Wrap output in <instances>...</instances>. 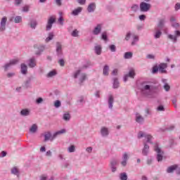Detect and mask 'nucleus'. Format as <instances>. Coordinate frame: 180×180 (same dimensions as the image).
Masks as SVG:
<instances>
[{"instance_id":"obj_30","label":"nucleus","mask_w":180,"mask_h":180,"mask_svg":"<svg viewBox=\"0 0 180 180\" xmlns=\"http://www.w3.org/2000/svg\"><path fill=\"white\" fill-rule=\"evenodd\" d=\"M60 18L58 20V23L60 25H64V18H63V12L59 13Z\"/></svg>"},{"instance_id":"obj_2","label":"nucleus","mask_w":180,"mask_h":180,"mask_svg":"<svg viewBox=\"0 0 180 180\" xmlns=\"http://www.w3.org/2000/svg\"><path fill=\"white\" fill-rule=\"evenodd\" d=\"M150 8H151V5L150 4L141 2L140 4V10L141 12H148V11H150Z\"/></svg>"},{"instance_id":"obj_8","label":"nucleus","mask_w":180,"mask_h":180,"mask_svg":"<svg viewBox=\"0 0 180 180\" xmlns=\"http://www.w3.org/2000/svg\"><path fill=\"white\" fill-rule=\"evenodd\" d=\"M110 167L112 169V172H116V169H117L116 167H117V160H111L110 163Z\"/></svg>"},{"instance_id":"obj_47","label":"nucleus","mask_w":180,"mask_h":180,"mask_svg":"<svg viewBox=\"0 0 180 180\" xmlns=\"http://www.w3.org/2000/svg\"><path fill=\"white\" fill-rule=\"evenodd\" d=\"M56 51H57V53L61 52V44H60V43H57Z\"/></svg>"},{"instance_id":"obj_27","label":"nucleus","mask_w":180,"mask_h":180,"mask_svg":"<svg viewBox=\"0 0 180 180\" xmlns=\"http://www.w3.org/2000/svg\"><path fill=\"white\" fill-rule=\"evenodd\" d=\"M95 52L98 56L101 55V53H102V47H101V46H99V45L96 46H95Z\"/></svg>"},{"instance_id":"obj_59","label":"nucleus","mask_w":180,"mask_h":180,"mask_svg":"<svg viewBox=\"0 0 180 180\" xmlns=\"http://www.w3.org/2000/svg\"><path fill=\"white\" fill-rule=\"evenodd\" d=\"M139 19H140V20H146V15H139Z\"/></svg>"},{"instance_id":"obj_12","label":"nucleus","mask_w":180,"mask_h":180,"mask_svg":"<svg viewBox=\"0 0 180 180\" xmlns=\"http://www.w3.org/2000/svg\"><path fill=\"white\" fill-rule=\"evenodd\" d=\"M8 20V18L6 17H4L1 18V27L0 29L1 30H5V26H6V21Z\"/></svg>"},{"instance_id":"obj_44","label":"nucleus","mask_w":180,"mask_h":180,"mask_svg":"<svg viewBox=\"0 0 180 180\" xmlns=\"http://www.w3.org/2000/svg\"><path fill=\"white\" fill-rule=\"evenodd\" d=\"M102 39L104 40L105 41H108V35L106 34V32H103L102 34Z\"/></svg>"},{"instance_id":"obj_9","label":"nucleus","mask_w":180,"mask_h":180,"mask_svg":"<svg viewBox=\"0 0 180 180\" xmlns=\"http://www.w3.org/2000/svg\"><path fill=\"white\" fill-rule=\"evenodd\" d=\"M34 49H35V54H37V56H39V54H41V53H42V51H44V46H37L35 45L34 46Z\"/></svg>"},{"instance_id":"obj_18","label":"nucleus","mask_w":180,"mask_h":180,"mask_svg":"<svg viewBox=\"0 0 180 180\" xmlns=\"http://www.w3.org/2000/svg\"><path fill=\"white\" fill-rule=\"evenodd\" d=\"M136 122H137V123H143V122H144V118H143V117H141V115H140V114L136 113Z\"/></svg>"},{"instance_id":"obj_49","label":"nucleus","mask_w":180,"mask_h":180,"mask_svg":"<svg viewBox=\"0 0 180 180\" xmlns=\"http://www.w3.org/2000/svg\"><path fill=\"white\" fill-rule=\"evenodd\" d=\"M37 25V23L36 22V21H33L30 24V26L32 29H35Z\"/></svg>"},{"instance_id":"obj_33","label":"nucleus","mask_w":180,"mask_h":180,"mask_svg":"<svg viewBox=\"0 0 180 180\" xmlns=\"http://www.w3.org/2000/svg\"><path fill=\"white\" fill-rule=\"evenodd\" d=\"M57 75V72H56V70H52L47 74V77L51 78V77H54V75Z\"/></svg>"},{"instance_id":"obj_38","label":"nucleus","mask_w":180,"mask_h":180,"mask_svg":"<svg viewBox=\"0 0 180 180\" xmlns=\"http://www.w3.org/2000/svg\"><path fill=\"white\" fill-rule=\"evenodd\" d=\"M14 20L15 23H20L22 22V17L16 16Z\"/></svg>"},{"instance_id":"obj_41","label":"nucleus","mask_w":180,"mask_h":180,"mask_svg":"<svg viewBox=\"0 0 180 180\" xmlns=\"http://www.w3.org/2000/svg\"><path fill=\"white\" fill-rule=\"evenodd\" d=\"M131 11H133L134 12H137V11H139V6L138 5H134L131 6Z\"/></svg>"},{"instance_id":"obj_3","label":"nucleus","mask_w":180,"mask_h":180,"mask_svg":"<svg viewBox=\"0 0 180 180\" xmlns=\"http://www.w3.org/2000/svg\"><path fill=\"white\" fill-rule=\"evenodd\" d=\"M141 137H145L148 143H151V139H153V136L151 135H146L144 132L139 131L138 134V139H141Z\"/></svg>"},{"instance_id":"obj_54","label":"nucleus","mask_w":180,"mask_h":180,"mask_svg":"<svg viewBox=\"0 0 180 180\" xmlns=\"http://www.w3.org/2000/svg\"><path fill=\"white\" fill-rule=\"evenodd\" d=\"M77 2L80 4V5H84L85 2H86V0H77Z\"/></svg>"},{"instance_id":"obj_58","label":"nucleus","mask_w":180,"mask_h":180,"mask_svg":"<svg viewBox=\"0 0 180 180\" xmlns=\"http://www.w3.org/2000/svg\"><path fill=\"white\" fill-rule=\"evenodd\" d=\"M180 9V4L179 3H177L176 5H175V10L176 11H178Z\"/></svg>"},{"instance_id":"obj_46","label":"nucleus","mask_w":180,"mask_h":180,"mask_svg":"<svg viewBox=\"0 0 180 180\" xmlns=\"http://www.w3.org/2000/svg\"><path fill=\"white\" fill-rule=\"evenodd\" d=\"M85 79H86V75L82 74L80 77L81 82H84V81H85Z\"/></svg>"},{"instance_id":"obj_14","label":"nucleus","mask_w":180,"mask_h":180,"mask_svg":"<svg viewBox=\"0 0 180 180\" xmlns=\"http://www.w3.org/2000/svg\"><path fill=\"white\" fill-rule=\"evenodd\" d=\"M28 67H30V68H34V67H36V59H34V58H32L31 59H30Z\"/></svg>"},{"instance_id":"obj_40","label":"nucleus","mask_w":180,"mask_h":180,"mask_svg":"<svg viewBox=\"0 0 180 180\" xmlns=\"http://www.w3.org/2000/svg\"><path fill=\"white\" fill-rule=\"evenodd\" d=\"M136 41H139V37L137 35L134 36V41L131 43L132 46H134L136 44Z\"/></svg>"},{"instance_id":"obj_35","label":"nucleus","mask_w":180,"mask_h":180,"mask_svg":"<svg viewBox=\"0 0 180 180\" xmlns=\"http://www.w3.org/2000/svg\"><path fill=\"white\" fill-rule=\"evenodd\" d=\"M124 57L126 59L131 58V57H133V53H131V52H127V53H124Z\"/></svg>"},{"instance_id":"obj_62","label":"nucleus","mask_w":180,"mask_h":180,"mask_svg":"<svg viewBox=\"0 0 180 180\" xmlns=\"http://www.w3.org/2000/svg\"><path fill=\"white\" fill-rule=\"evenodd\" d=\"M86 151H87V153H92V147L87 148Z\"/></svg>"},{"instance_id":"obj_34","label":"nucleus","mask_w":180,"mask_h":180,"mask_svg":"<svg viewBox=\"0 0 180 180\" xmlns=\"http://www.w3.org/2000/svg\"><path fill=\"white\" fill-rule=\"evenodd\" d=\"M11 174H13L14 175H18V174H19V169H18V167H13L11 169Z\"/></svg>"},{"instance_id":"obj_48","label":"nucleus","mask_w":180,"mask_h":180,"mask_svg":"<svg viewBox=\"0 0 180 180\" xmlns=\"http://www.w3.org/2000/svg\"><path fill=\"white\" fill-rule=\"evenodd\" d=\"M114 88H119V82L117 79H115L114 80Z\"/></svg>"},{"instance_id":"obj_20","label":"nucleus","mask_w":180,"mask_h":180,"mask_svg":"<svg viewBox=\"0 0 180 180\" xmlns=\"http://www.w3.org/2000/svg\"><path fill=\"white\" fill-rule=\"evenodd\" d=\"M155 39H160V37H161V34H162V32H161V30L155 28Z\"/></svg>"},{"instance_id":"obj_17","label":"nucleus","mask_w":180,"mask_h":180,"mask_svg":"<svg viewBox=\"0 0 180 180\" xmlns=\"http://www.w3.org/2000/svg\"><path fill=\"white\" fill-rule=\"evenodd\" d=\"M127 158H129V156L127 155V153H125L123 155V161L121 162L123 167H126L127 165Z\"/></svg>"},{"instance_id":"obj_52","label":"nucleus","mask_w":180,"mask_h":180,"mask_svg":"<svg viewBox=\"0 0 180 180\" xmlns=\"http://www.w3.org/2000/svg\"><path fill=\"white\" fill-rule=\"evenodd\" d=\"M164 88H165V91H169L171 87L169 86V85L166 84H165Z\"/></svg>"},{"instance_id":"obj_45","label":"nucleus","mask_w":180,"mask_h":180,"mask_svg":"<svg viewBox=\"0 0 180 180\" xmlns=\"http://www.w3.org/2000/svg\"><path fill=\"white\" fill-rule=\"evenodd\" d=\"M68 151L69 153H74V151H75V146H71L70 147H69Z\"/></svg>"},{"instance_id":"obj_19","label":"nucleus","mask_w":180,"mask_h":180,"mask_svg":"<svg viewBox=\"0 0 180 180\" xmlns=\"http://www.w3.org/2000/svg\"><path fill=\"white\" fill-rule=\"evenodd\" d=\"M148 150H150V146H148L147 144H145L142 150L143 155H147L148 154Z\"/></svg>"},{"instance_id":"obj_57","label":"nucleus","mask_w":180,"mask_h":180,"mask_svg":"<svg viewBox=\"0 0 180 180\" xmlns=\"http://www.w3.org/2000/svg\"><path fill=\"white\" fill-rule=\"evenodd\" d=\"M79 72H81V70H77L75 74H74V78H77L78 75H79Z\"/></svg>"},{"instance_id":"obj_26","label":"nucleus","mask_w":180,"mask_h":180,"mask_svg":"<svg viewBox=\"0 0 180 180\" xmlns=\"http://www.w3.org/2000/svg\"><path fill=\"white\" fill-rule=\"evenodd\" d=\"M21 72L22 74L27 73V66L25 64H21Z\"/></svg>"},{"instance_id":"obj_31","label":"nucleus","mask_w":180,"mask_h":180,"mask_svg":"<svg viewBox=\"0 0 180 180\" xmlns=\"http://www.w3.org/2000/svg\"><path fill=\"white\" fill-rule=\"evenodd\" d=\"M103 75H109V66L105 65L103 68Z\"/></svg>"},{"instance_id":"obj_37","label":"nucleus","mask_w":180,"mask_h":180,"mask_svg":"<svg viewBox=\"0 0 180 180\" xmlns=\"http://www.w3.org/2000/svg\"><path fill=\"white\" fill-rule=\"evenodd\" d=\"M120 179L121 180H127V174H126V173H122L120 174Z\"/></svg>"},{"instance_id":"obj_1","label":"nucleus","mask_w":180,"mask_h":180,"mask_svg":"<svg viewBox=\"0 0 180 180\" xmlns=\"http://www.w3.org/2000/svg\"><path fill=\"white\" fill-rule=\"evenodd\" d=\"M154 150L157 152V160L158 162H160V161H162V155H164V152H162V150H161V149L158 147V144H155Z\"/></svg>"},{"instance_id":"obj_39","label":"nucleus","mask_w":180,"mask_h":180,"mask_svg":"<svg viewBox=\"0 0 180 180\" xmlns=\"http://www.w3.org/2000/svg\"><path fill=\"white\" fill-rule=\"evenodd\" d=\"M71 116L68 113H65L63 115V119L64 120H70Z\"/></svg>"},{"instance_id":"obj_50","label":"nucleus","mask_w":180,"mask_h":180,"mask_svg":"<svg viewBox=\"0 0 180 180\" xmlns=\"http://www.w3.org/2000/svg\"><path fill=\"white\" fill-rule=\"evenodd\" d=\"M158 70L160 71L159 68L157 66H154L153 68V73L155 74V72H158Z\"/></svg>"},{"instance_id":"obj_24","label":"nucleus","mask_w":180,"mask_h":180,"mask_svg":"<svg viewBox=\"0 0 180 180\" xmlns=\"http://www.w3.org/2000/svg\"><path fill=\"white\" fill-rule=\"evenodd\" d=\"M95 8H96V6H95V4L92 3L89 5L87 8V11L88 12H94V11H95Z\"/></svg>"},{"instance_id":"obj_32","label":"nucleus","mask_w":180,"mask_h":180,"mask_svg":"<svg viewBox=\"0 0 180 180\" xmlns=\"http://www.w3.org/2000/svg\"><path fill=\"white\" fill-rule=\"evenodd\" d=\"M20 113L22 116H29V113H30V112L27 109H24L21 110Z\"/></svg>"},{"instance_id":"obj_43","label":"nucleus","mask_w":180,"mask_h":180,"mask_svg":"<svg viewBox=\"0 0 180 180\" xmlns=\"http://www.w3.org/2000/svg\"><path fill=\"white\" fill-rule=\"evenodd\" d=\"M54 106L55 108H60L61 106V102L60 101H55Z\"/></svg>"},{"instance_id":"obj_6","label":"nucleus","mask_w":180,"mask_h":180,"mask_svg":"<svg viewBox=\"0 0 180 180\" xmlns=\"http://www.w3.org/2000/svg\"><path fill=\"white\" fill-rule=\"evenodd\" d=\"M54 22H56V17H50L46 25V30H50L51 27H53V23H54Z\"/></svg>"},{"instance_id":"obj_29","label":"nucleus","mask_w":180,"mask_h":180,"mask_svg":"<svg viewBox=\"0 0 180 180\" xmlns=\"http://www.w3.org/2000/svg\"><path fill=\"white\" fill-rule=\"evenodd\" d=\"M44 137H45V139H44L45 141H48V140L53 141V137L51 138V134L50 132H46L44 135Z\"/></svg>"},{"instance_id":"obj_11","label":"nucleus","mask_w":180,"mask_h":180,"mask_svg":"<svg viewBox=\"0 0 180 180\" xmlns=\"http://www.w3.org/2000/svg\"><path fill=\"white\" fill-rule=\"evenodd\" d=\"M167 67H168L167 63H160L159 65V71L161 72V74L167 72V70H165V68H167Z\"/></svg>"},{"instance_id":"obj_15","label":"nucleus","mask_w":180,"mask_h":180,"mask_svg":"<svg viewBox=\"0 0 180 180\" xmlns=\"http://www.w3.org/2000/svg\"><path fill=\"white\" fill-rule=\"evenodd\" d=\"M102 30V26L101 25H98L93 31L94 34H99L101 33V30Z\"/></svg>"},{"instance_id":"obj_55","label":"nucleus","mask_w":180,"mask_h":180,"mask_svg":"<svg viewBox=\"0 0 180 180\" xmlns=\"http://www.w3.org/2000/svg\"><path fill=\"white\" fill-rule=\"evenodd\" d=\"M172 26H173V27L178 29V27H179V24L178 22H174V23H172Z\"/></svg>"},{"instance_id":"obj_36","label":"nucleus","mask_w":180,"mask_h":180,"mask_svg":"<svg viewBox=\"0 0 180 180\" xmlns=\"http://www.w3.org/2000/svg\"><path fill=\"white\" fill-rule=\"evenodd\" d=\"M53 37H54V34H53V33H49V37L46 39V42L49 43L50 40H53Z\"/></svg>"},{"instance_id":"obj_25","label":"nucleus","mask_w":180,"mask_h":180,"mask_svg":"<svg viewBox=\"0 0 180 180\" xmlns=\"http://www.w3.org/2000/svg\"><path fill=\"white\" fill-rule=\"evenodd\" d=\"M82 11V7H78L77 8L75 9L72 12V14H73L75 16H77L80 12Z\"/></svg>"},{"instance_id":"obj_21","label":"nucleus","mask_w":180,"mask_h":180,"mask_svg":"<svg viewBox=\"0 0 180 180\" xmlns=\"http://www.w3.org/2000/svg\"><path fill=\"white\" fill-rule=\"evenodd\" d=\"M176 168H178V165H172L167 168V172L169 174H170L171 172H174V171H175Z\"/></svg>"},{"instance_id":"obj_16","label":"nucleus","mask_w":180,"mask_h":180,"mask_svg":"<svg viewBox=\"0 0 180 180\" xmlns=\"http://www.w3.org/2000/svg\"><path fill=\"white\" fill-rule=\"evenodd\" d=\"M66 130L65 129H61V130H60V131H56L54 134H53V138H52V140H54V139H56V137H57V136H58V135H60V134H64V133H66Z\"/></svg>"},{"instance_id":"obj_7","label":"nucleus","mask_w":180,"mask_h":180,"mask_svg":"<svg viewBox=\"0 0 180 180\" xmlns=\"http://www.w3.org/2000/svg\"><path fill=\"white\" fill-rule=\"evenodd\" d=\"M134 75H136V72H134V69H131L129 72L128 75H126L124 77V82H126L127 81V79H129V77L130 78H134Z\"/></svg>"},{"instance_id":"obj_10","label":"nucleus","mask_w":180,"mask_h":180,"mask_svg":"<svg viewBox=\"0 0 180 180\" xmlns=\"http://www.w3.org/2000/svg\"><path fill=\"white\" fill-rule=\"evenodd\" d=\"M18 60L17 59H13V60H11L9 63L6 64L4 66L5 71H7L8 68L11 65H15V64H18Z\"/></svg>"},{"instance_id":"obj_56","label":"nucleus","mask_w":180,"mask_h":180,"mask_svg":"<svg viewBox=\"0 0 180 180\" xmlns=\"http://www.w3.org/2000/svg\"><path fill=\"white\" fill-rule=\"evenodd\" d=\"M23 12H28L29 11V6H25L22 8Z\"/></svg>"},{"instance_id":"obj_4","label":"nucleus","mask_w":180,"mask_h":180,"mask_svg":"<svg viewBox=\"0 0 180 180\" xmlns=\"http://www.w3.org/2000/svg\"><path fill=\"white\" fill-rule=\"evenodd\" d=\"M174 34L175 35L169 34L168 39H169L170 40H172L174 43H176L177 37H180V31L176 30L174 32Z\"/></svg>"},{"instance_id":"obj_61","label":"nucleus","mask_w":180,"mask_h":180,"mask_svg":"<svg viewBox=\"0 0 180 180\" xmlns=\"http://www.w3.org/2000/svg\"><path fill=\"white\" fill-rule=\"evenodd\" d=\"M41 102H43V98H39L37 99V103H41Z\"/></svg>"},{"instance_id":"obj_64","label":"nucleus","mask_w":180,"mask_h":180,"mask_svg":"<svg viewBox=\"0 0 180 180\" xmlns=\"http://www.w3.org/2000/svg\"><path fill=\"white\" fill-rule=\"evenodd\" d=\"M112 75H117V69L112 70Z\"/></svg>"},{"instance_id":"obj_22","label":"nucleus","mask_w":180,"mask_h":180,"mask_svg":"<svg viewBox=\"0 0 180 180\" xmlns=\"http://www.w3.org/2000/svg\"><path fill=\"white\" fill-rule=\"evenodd\" d=\"M101 133L102 136H108L109 134V130L106 127H102Z\"/></svg>"},{"instance_id":"obj_42","label":"nucleus","mask_w":180,"mask_h":180,"mask_svg":"<svg viewBox=\"0 0 180 180\" xmlns=\"http://www.w3.org/2000/svg\"><path fill=\"white\" fill-rule=\"evenodd\" d=\"M78 33H79L78 30H75L72 32V36L73 37H78Z\"/></svg>"},{"instance_id":"obj_5","label":"nucleus","mask_w":180,"mask_h":180,"mask_svg":"<svg viewBox=\"0 0 180 180\" xmlns=\"http://www.w3.org/2000/svg\"><path fill=\"white\" fill-rule=\"evenodd\" d=\"M142 94L146 96L150 95V94H151V86L148 84L143 86L142 88Z\"/></svg>"},{"instance_id":"obj_13","label":"nucleus","mask_w":180,"mask_h":180,"mask_svg":"<svg viewBox=\"0 0 180 180\" xmlns=\"http://www.w3.org/2000/svg\"><path fill=\"white\" fill-rule=\"evenodd\" d=\"M164 23H165V21L164 20L162 19L160 20L155 29L161 30L162 27H164Z\"/></svg>"},{"instance_id":"obj_53","label":"nucleus","mask_w":180,"mask_h":180,"mask_svg":"<svg viewBox=\"0 0 180 180\" xmlns=\"http://www.w3.org/2000/svg\"><path fill=\"white\" fill-rule=\"evenodd\" d=\"M58 63L60 64V65H61V67H64V64H65L64 60L60 59V60L58 61Z\"/></svg>"},{"instance_id":"obj_63","label":"nucleus","mask_w":180,"mask_h":180,"mask_svg":"<svg viewBox=\"0 0 180 180\" xmlns=\"http://www.w3.org/2000/svg\"><path fill=\"white\" fill-rule=\"evenodd\" d=\"M13 76H15V73H8V74H7V77L8 78H11V77H13Z\"/></svg>"},{"instance_id":"obj_60","label":"nucleus","mask_w":180,"mask_h":180,"mask_svg":"<svg viewBox=\"0 0 180 180\" xmlns=\"http://www.w3.org/2000/svg\"><path fill=\"white\" fill-rule=\"evenodd\" d=\"M158 110H159V111L165 110L164 106L160 105L159 107H158Z\"/></svg>"},{"instance_id":"obj_28","label":"nucleus","mask_w":180,"mask_h":180,"mask_svg":"<svg viewBox=\"0 0 180 180\" xmlns=\"http://www.w3.org/2000/svg\"><path fill=\"white\" fill-rule=\"evenodd\" d=\"M30 133H36V131H37V124H32V126L30 128Z\"/></svg>"},{"instance_id":"obj_23","label":"nucleus","mask_w":180,"mask_h":180,"mask_svg":"<svg viewBox=\"0 0 180 180\" xmlns=\"http://www.w3.org/2000/svg\"><path fill=\"white\" fill-rule=\"evenodd\" d=\"M108 105L110 109H112L113 108V96L110 95L108 98Z\"/></svg>"},{"instance_id":"obj_51","label":"nucleus","mask_w":180,"mask_h":180,"mask_svg":"<svg viewBox=\"0 0 180 180\" xmlns=\"http://www.w3.org/2000/svg\"><path fill=\"white\" fill-rule=\"evenodd\" d=\"M110 50H111V51L115 53V51H116V46L115 45L110 46Z\"/></svg>"}]
</instances>
